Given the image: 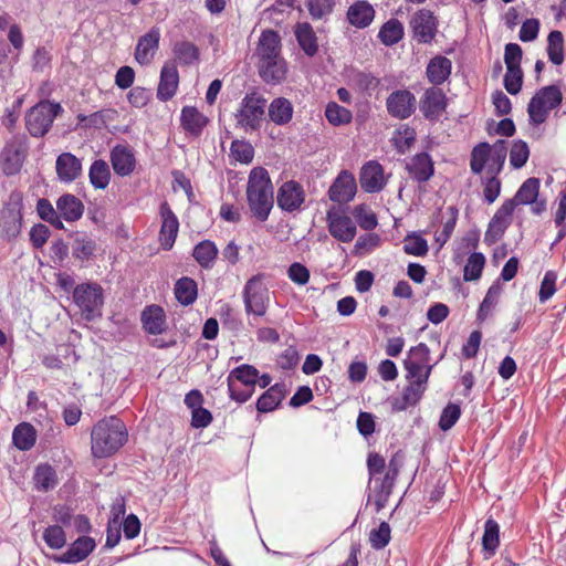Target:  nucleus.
Here are the masks:
<instances>
[{
	"label": "nucleus",
	"instance_id": "1",
	"mask_svg": "<svg viewBox=\"0 0 566 566\" xmlns=\"http://www.w3.org/2000/svg\"><path fill=\"white\" fill-rule=\"evenodd\" d=\"M128 433L123 420L115 416L99 420L92 429V454L107 458L116 453L127 441Z\"/></svg>",
	"mask_w": 566,
	"mask_h": 566
},
{
	"label": "nucleus",
	"instance_id": "2",
	"mask_svg": "<svg viewBox=\"0 0 566 566\" xmlns=\"http://www.w3.org/2000/svg\"><path fill=\"white\" fill-rule=\"evenodd\" d=\"M248 206L258 220L265 221L273 208V185L263 167L251 169L247 184Z\"/></svg>",
	"mask_w": 566,
	"mask_h": 566
},
{
	"label": "nucleus",
	"instance_id": "3",
	"mask_svg": "<svg viewBox=\"0 0 566 566\" xmlns=\"http://www.w3.org/2000/svg\"><path fill=\"white\" fill-rule=\"evenodd\" d=\"M506 151L504 140H499L493 145L488 143L476 145L471 153L470 167L472 172L481 174L485 169V175H499L505 163Z\"/></svg>",
	"mask_w": 566,
	"mask_h": 566
},
{
	"label": "nucleus",
	"instance_id": "4",
	"mask_svg": "<svg viewBox=\"0 0 566 566\" xmlns=\"http://www.w3.org/2000/svg\"><path fill=\"white\" fill-rule=\"evenodd\" d=\"M563 101V94L558 86L548 85L541 88L530 101L527 112L533 124H543L549 111L558 107Z\"/></svg>",
	"mask_w": 566,
	"mask_h": 566
},
{
	"label": "nucleus",
	"instance_id": "5",
	"mask_svg": "<svg viewBox=\"0 0 566 566\" xmlns=\"http://www.w3.org/2000/svg\"><path fill=\"white\" fill-rule=\"evenodd\" d=\"M265 103V98L259 93L247 94L235 113L238 126L245 132L259 129L263 120Z\"/></svg>",
	"mask_w": 566,
	"mask_h": 566
},
{
	"label": "nucleus",
	"instance_id": "6",
	"mask_svg": "<svg viewBox=\"0 0 566 566\" xmlns=\"http://www.w3.org/2000/svg\"><path fill=\"white\" fill-rule=\"evenodd\" d=\"M62 112L59 103L40 102L34 105L25 116V125L32 136L45 135L54 118Z\"/></svg>",
	"mask_w": 566,
	"mask_h": 566
},
{
	"label": "nucleus",
	"instance_id": "7",
	"mask_svg": "<svg viewBox=\"0 0 566 566\" xmlns=\"http://www.w3.org/2000/svg\"><path fill=\"white\" fill-rule=\"evenodd\" d=\"M73 300L87 321L101 316L104 298L103 289L99 284L83 283L77 285L73 292Z\"/></svg>",
	"mask_w": 566,
	"mask_h": 566
},
{
	"label": "nucleus",
	"instance_id": "8",
	"mask_svg": "<svg viewBox=\"0 0 566 566\" xmlns=\"http://www.w3.org/2000/svg\"><path fill=\"white\" fill-rule=\"evenodd\" d=\"M243 302L248 314L265 315L270 304V293L263 282V275H254L247 282L243 290Z\"/></svg>",
	"mask_w": 566,
	"mask_h": 566
},
{
	"label": "nucleus",
	"instance_id": "9",
	"mask_svg": "<svg viewBox=\"0 0 566 566\" xmlns=\"http://www.w3.org/2000/svg\"><path fill=\"white\" fill-rule=\"evenodd\" d=\"M22 197L12 193L0 214V233L6 239L15 238L22 227Z\"/></svg>",
	"mask_w": 566,
	"mask_h": 566
},
{
	"label": "nucleus",
	"instance_id": "10",
	"mask_svg": "<svg viewBox=\"0 0 566 566\" xmlns=\"http://www.w3.org/2000/svg\"><path fill=\"white\" fill-rule=\"evenodd\" d=\"M326 221L333 238L340 242H350L356 235V224L352 218L338 207L327 211Z\"/></svg>",
	"mask_w": 566,
	"mask_h": 566
},
{
	"label": "nucleus",
	"instance_id": "11",
	"mask_svg": "<svg viewBox=\"0 0 566 566\" xmlns=\"http://www.w3.org/2000/svg\"><path fill=\"white\" fill-rule=\"evenodd\" d=\"M514 209V200H506L496 210L484 234V242L486 244L491 245L502 238L505 230L511 224Z\"/></svg>",
	"mask_w": 566,
	"mask_h": 566
},
{
	"label": "nucleus",
	"instance_id": "12",
	"mask_svg": "<svg viewBox=\"0 0 566 566\" xmlns=\"http://www.w3.org/2000/svg\"><path fill=\"white\" fill-rule=\"evenodd\" d=\"M160 216V231H159V243L164 250H170L176 241L179 231V220L172 212L167 202H163L159 209Z\"/></svg>",
	"mask_w": 566,
	"mask_h": 566
},
{
	"label": "nucleus",
	"instance_id": "13",
	"mask_svg": "<svg viewBox=\"0 0 566 566\" xmlns=\"http://www.w3.org/2000/svg\"><path fill=\"white\" fill-rule=\"evenodd\" d=\"M386 107L392 117L406 119L416 109V97L408 90H398L387 97Z\"/></svg>",
	"mask_w": 566,
	"mask_h": 566
},
{
	"label": "nucleus",
	"instance_id": "14",
	"mask_svg": "<svg viewBox=\"0 0 566 566\" xmlns=\"http://www.w3.org/2000/svg\"><path fill=\"white\" fill-rule=\"evenodd\" d=\"M277 206L287 212L300 210L305 201L303 187L294 181H285L277 190Z\"/></svg>",
	"mask_w": 566,
	"mask_h": 566
},
{
	"label": "nucleus",
	"instance_id": "15",
	"mask_svg": "<svg viewBox=\"0 0 566 566\" xmlns=\"http://www.w3.org/2000/svg\"><path fill=\"white\" fill-rule=\"evenodd\" d=\"M359 182L361 189L368 193L381 191L387 184L382 166L375 160L366 163L360 169Z\"/></svg>",
	"mask_w": 566,
	"mask_h": 566
},
{
	"label": "nucleus",
	"instance_id": "16",
	"mask_svg": "<svg viewBox=\"0 0 566 566\" xmlns=\"http://www.w3.org/2000/svg\"><path fill=\"white\" fill-rule=\"evenodd\" d=\"M96 547L94 538L90 536H80L61 555H53L55 563L76 564L84 560Z\"/></svg>",
	"mask_w": 566,
	"mask_h": 566
},
{
	"label": "nucleus",
	"instance_id": "17",
	"mask_svg": "<svg viewBox=\"0 0 566 566\" xmlns=\"http://www.w3.org/2000/svg\"><path fill=\"white\" fill-rule=\"evenodd\" d=\"M413 36L418 42L429 43L436 34L437 22L432 12L421 9L416 12L410 21Z\"/></svg>",
	"mask_w": 566,
	"mask_h": 566
},
{
	"label": "nucleus",
	"instance_id": "18",
	"mask_svg": "<svg viewBox=\"0 0 566 566\" xmlns=\"http://www.w3.org/2000/svg\"><path fill=\"white\" fill-rule=\"evenodd\" d=\"M447 97L438 87L427 88L420 101V111L430 120L438 119L446 111Z\"/></svg>",
	"mask_w": 566,
	"mask_h": 566
},
{
	"label": "nucleus",
	"instance_id": "19",
	"mask_svg": "<svg viewBox=\"0 0 566 566\" xmlns=\"http://www.w3.org/2000/svg\"><path fill=\"white\" fill-rule=\"evenodd\" d=\"M356 180L349 171H342L328 190L332 201L343 203L350 201L356 193Z\"/></svg>",
	"mask_w": 566,
	"mask_h": 566
},
{
	"label": "nucleus",
	"instance_id": "20",
	"mask_svg": "<svg viewBox=\"0 0 566 566\" xmlns=\"http://www.w3.org/2000/svg\"><path fill=\"white\" fill-rule=\"evenodd\" d=\"M179 85V73L176 63L166 62L160 72L159 84L157 87L158 99L166 102L174 97Z\"/></svg>",
	"mask_w": 566,
	"mask_h": 566
},
{
	"label": "nucleus",
	"instance_id": "21",
	"mask_svg": "<svg viewBox=\"0 0 566 566\" xmlns=\"http://www.w3.org/2000/svg\"><path fill=\"white\" fill-rule=\"evenodd\" d=\"M159 40L160 30L156 27L151 28L138 40L135 50V60L142 65L149 64L159 48Z\"/></svg>",
	"mask_w": 566,
	"mask_h": 566
},
{
	"label": "nucleus",
	"instance_id": "22",
	"mask_svg": "<svg viewBox=\"0 0 566 566\" xmlns=\"http://www.w3.org/2000/svg\"><path fill=\"white\" fill-rule=\"evenodd\" d=\"M111 163L116 175L126 177L133 174L136 167V158L132 148L116 145L111 150Z\"/></svg>",
	"mask_w": 566,
	"mask_h": 566
},
{
	"label": "nucleus",
	"instance_id": "23",
	"mask_svg": "<svg viewBox=\"0 0 566 566\" xmlns=\"http://www.w3.org/2000/svg\"><path fill=\"white\" fill-rule=\"evenodd\" d=\"M55 170L60 181L70 184L82 175V163L73 154L63 153L56 158Z\"/></svg>",
	"mask_w": 566,
	"mask_h": 566
},
{
	"label": "nucleus",
	"instance_id": "24",
	"mask_svg": "<svg viewBox=\"0 0 566 566\" xmlns=\"http://www.w3.org/2000/svg\"><path fill=\"white\" fill-rule=\"evenodd\" d=\"M405 369L407 370L406 378L411 381H420L427 384L431 374L432 365L430 364L429 356H407L403 360Z\"/></svg>",
	"mask_w": 566,
	"mask_h": 566
},
{
	"label": "nucleus",
	"instance_id": "25",
	"mask_svg": "<svg viewBox=\"0 0 566 566\" xmlns=\"http://www.w3.org/2000/svg\"><path fill=\"white\" fill-rule=\"evenodd\" d=\"M142 324L146 333L160 335L167 329L165 311L158 305H149L142 312Z\"/></svg>",
	"mask_w": 566,
	"mask_h": 566
},
{
	"label": "nucleus",
	"instance_id": "26",
	"mask_svg": "<svg viewBox=\"0 0 566 566\" xmlns=\"http://www.w3.org/2000/svg\"><path fill=\"white\" fill-rule=\"evenodd\" d=\"M259 72L262 80L270 84H280L285 81L287 75V65L281 57L260 61Z\"/></svg>",
	"mask_w": 566,
	"mask_h": 566
},
{
	"label": "nucleus",
	"instance_id": "27",
	"mask_svg": "<svg viewBox=\"0 0 566 566\" xmlns=\"http://www.w3.org/2000/svg\"><path fill=\"white\" fill-rule=\"evenodd\" d=\"M287 395V388L283 382H276L269 387L258 399L256 410L266 413L275 410Z\"/></svg>",
	"mask_w": 566,
	"mask_h": 566
},
{
	"label": "nucleus",
	"instance_id": "28",
	"mask_svg": "<svg viewBox=\"0 0 566 566\" xmlns=\"http://www.w3.org/2000/svg\"><path fill=\"white\" fill-rule=\"evenodd\" d=\"M209 118L193 106H185L180 114L182 128L191 136H199L208 125Z\"/></svg>",
	"mask_w": 566,
	"mask_h": 566
},
{
	"label": "nucleus",
	"instance_id": "29",
	"mask_svg": "<svg viewBox=\"0 0 566 566\" xmlns=\"http://www.w3.org/2000/svg\"><path fill=\"white\" fill-rule=\"evenodd\" d=\"M23 158L24 156L21 143L18 140L9 142L1 153L2 169L4 174H17L22 166Z\"/></svg>",
	"mask_w": 566,
	"mask_h": 566
},
{
	"label": "nucleus",
	"instance_id": "30",
	"mask_svg": "<svg viewBox=\"0 0 566 566\" xmlns=\"http://www.w3.org/2000/svg\"><path fill=\"white\" fill-rule=\"evenodd\" d=\"M375 18V10L364 0L354 2L347 10L348 22L358 29L368 27Z\"/></svg>",
	"mask_w": 566,
	"mask_h": 566
},
{
	"label": "nucleus",
	"instance_id": "31",
	"mask_svg": "<svg viewBox=\"0 0 566 566\" xmlns=\"http://www.w3.org/2000/svg\"><path fill=\"white\" fill-rule=\"evenodd\" d=\"M256 53L260 61L281 57L280 35L273 30L263 31L259 40Z\"/></svg>",
	"mask_w": 566,
	"mask_h": 566
},
{
	"label": "nucleus",
	"instance_id": "32",
	"mask_svg": "<svg viewBox=\"0 0 566 566\" xmlns=\"http://www.w3.org/2000/svg\"><path fill=\"white\" fill-rule=\"evenodd\" d=\"M410 176L418 181H427L433 175V163L426 153L415 155L406 165Z\"/></svg>",
	"mask_w": 566,
	"mask_h": 566
},
{
	"label": "nucleus",
	"instance_id": "33",
	"mask_svg": "<svg viewBox=\"0 0 566 566\" xmlns=\"http://www.w3.org/2000/svg\"><path fill=\"white\" fill-rule=\"evenodd\" d=\"M56 209L64 220L72 222L83 216L84 206L78 198L67 193L59 198Z\"/></svg>",
	"mask_w": 566,
	"mask_h": 566
},
{
	"label": "nucleus",
	"instance_id": "34",
	"mask_svg": "<svg viewBox=\"0 0 566 566\" xmlns=\"http://www.w3.org/2000/svg\"><path fill=\"white\" fill-rule=\"evenodd\" d=\"M427 388V384H421L420 381H411L402 392L401 398H397L392 402V409L395 411L406 410L409 406H415L421 399L424 390Z\"/></svg>",
	"mask_w": 566,
	"mask_h": 566
},
{
	"label": "nucleus",
	"instance_id": "35",
	"mask_svg": "<svg viewBox=\"0 0 566 566\" xmlns=\"http://www.w3.org/2000/svg\"><path fill=\"white\" fill-rule=\"evenodd\" d=\"M36 441V430L29 422H21L13 429L12 443L20 451L32 449Z\"/></svg>",
	"mask_w": 566,
	"mask_h": 566
},
{
	"label": "nucleus",
	"instance_id": "36",
	"mask_svg": "<svg viewBox=\"0 0 566 566\" xmlns=\"http://www.w3.org/2000/svg\"><path fill=\"white\" fill-rule=\"evenodd\" d=\"M452 63L446 56H436L430 60L427 66V76L434 85L442 84L451 74Z\"/></svg>",
	"mask_w": 566,
	"mask_h": 566
},
{
	"label": "nucleus",
	"instance_id": "37",
	"mask_svg": "<svg viewBox=\"0 0 566 566\" xmlns=\"http://www.w3.org/2000/svg\"><path fill=\"white\" fill-rule=\"evenodd\" d=\"M270 119L276 125H285L293 117L292 103L285 97L274 98L268 108Z\"/></svg>",
	"mask_w": 566,
	"mask_h": 566
},
{
	"label": "nucleus",
	"instance_id": "38",
	"mask_svg": "<svg viewBox=\"0 0 566 566\" xmlns=\"http://www.w3.org/2000/svg\"><path fill=\"white\" fill-rule=\"evenodd\" d=\"M33 480L36 490L48 492L57 484L56 471L49 463H41L35 468Z\"/></svg>",
	"mask_w": 566,
	"mask_h": 566
},
{
	"label": "nucleus",
	"instance_id": "39",
	"mask_svg": "<svg viewBox=\"0 0 566 566\" xmlns=\"http://www.w3.org/2000/svg\"><path fill=\"white\" fill-rule=\"evenodd\" d=\"M458 219V211L454 207H448L444 212L441 213L442 229L437 231L434 240L442 248L450 239Z\"/></svg>",
	"mask_w": 566,
	"mask_h": 566
},
{
	"label": "nucleus",
	"instance_id": "40",
	"mask_svg": "<svg viewBox=\"0 0 566 566\" xmlns=\"http://www.w3.org/2000/svg\"><path fill=\"white\" fill-rule=\"evenodd\" d=\"M198 295L197 283L190 277H181L175 284V296L182 305L192 304Z\"/></svg>",
	"mask_w": 566,
	"mask_h": 566
},
{
	"label": "nucleus",
	"instance_id": "41",
	"mask_svg": "<svg viewBox=\"0 0 566 566\" xmlns=\"http://www.w3.org/2000/svg\"><path fill=\"white\" fill-rule=\"evenodd\" d=\"M90 182L95 189H105L109 185L111 171L107 163L102 159L95 160L88 171Z\"/></svg>",
	"mask_w": 566,
	"mask_h": 566
},
{
	"label": "nucleus",
	"instance_id": "42",
	"mask_svg": "<svg viewBox=\"0 0 566 566\" xmlns=\"http://www.w3.org/2000/svg\"><path fill=\"white\" fill-rule=\"evenodd\" d=\"M295 35L300 46L307 55L312 56L316 53V36L308 23H298L295 28Z\"/></svg>",
	"mask_w": 566,
	"mask_h": 566
},
{
	"label": "nucleus",
	"instance_id": "43",
	"mask_svg": "<svg viewBox=\"0 0 566 566\" xmlns=\"http://www.w3.org/2000/svg\"><path fill=\"white\" fill-rule=\"evenodd\" d=\"M500 545V526L492 517L488 518L484 524V533L482 536V546L484 552L490 556L495 554Z\"/></svg>",
	"mask_w": 566,
	"mask_h": 566
},
{
	"label": "nucleus",
	"instance_id": "44",
	"mask_svg": "<svg viewBox=\"0 0 566 566\" xmlns=\"http://www.w3.org/2000/svg\"><path fill=\"white\" fill-rule=\"evenodd\" d=\"M218 255V249L212 241L205 240L193 249L195 260L205 269L212 268Z\"/></svg>",
	"mask_w": 566,
	"mask_h": 566
},
{
	"label": "nucleus",
	"instance_id": "45",
	"mask_svg": "<svg viewBox=\"0 0 566 566\" xmlns=\"http://www.w3.org/2000/svg\"><path fill=\"white\" fill-rule=\"evenodd\" d=\"M403 461L405 455L402 451H397L389 460L387 472L382 480L380 481L379 488L390 490L392 492V488L398 478L399 471L403 465Z\"/></svg>",
	"mask_w": 566,
	"mask_h": 566
},
{
	"label": "nucleus",
	"instance_id": "46",
	"mask_svg": "<svg viewBox=\"0 0 566 566\" xmlns=\"http://www.w3.org/2000/svg\"><path fill=\"white\" fill-rule=\"evenodd\" d=\"M378 36L385 45H394L403 36V27L397 19H390L379 30Z\"/></svg>",
	"mask_w": 566,
	"mask_h": 566
},
{
	"label": "nucleus",
	"instance_id": "47",
	"mask_svg": "<svg viewBox=\"0 0 566 566\" xmlns=\"http://www.w3.org/2000/svg\"><path fill=\"white\" fill-rule=\"evenodd\" d=\"M547 54L553 64L560 65L564 61V36L560 31L554 30L547 38Z\"/></svg>",
	"mask_w": 566,
	"mask_h": 566
},
{
	"label": "nucleus",
	"instance_id": "48",
	"mask_svg": "<svg viewBox=\"0 0 566 566\" xmlns=\"http://www.w3.org/2000/svg\"><path fill=\"white\" fill-rule=\"evenodd\" d=\"M174 54L176 60L184 65H190L199 60L198 48L188 41L177 42L174 45Z\"/></svg>",
	"mask_w": 566,
	"mask_h": 566
},
{
	"label": "nucleus",
	"instance_id": "49",
	"mask_svg": "<svg viewBox=\"0 0 566 566\" xmlns=\"http://www.w3.org/2000/svg\"><path fill=\"white\" fill-rule=\"evenodd\" d=\"M539 182L536 178H530L522 184L515 197L512 199L516 205H530L538 196Z\"/></svg>",
	"mask_w": 566,
	"mask_h": 566
},
{
	"label": "nucleus",
	"instance_id": "50",
	"mask_svg": "<svg viewBox=\"0 0 566 566\" xmlns=\"http://www.w3.org/2000/svg\"><path fill=\"white\" fill-rule=\"evenodd\" d=\"M325 116L328 123L333 126L349 124L353 118V114L349 109L338 105L335 102H329L326 105Z\"/></svg>",
	"mask_w": 566,
	"mask_h": 566
},
{
	"label": "nucleus",
	"instance_id": "51",
	"mask_svg": "<svg viewBox=\"0 0 566 566\" xmlns=\"http://www.w3.org/2000/svg\"><path fill=\"white\" fill-rule=\"evenodd\" d=\"M485 265V256L480 252L472 253L464 265V281H475L480 279Z\"/></svg>",
	"mask_w": 566,
	"mask_h": 566
},
{
	"label": "nucleus",
	"instance_id": "52",
	"mask_svg": "<svg viewBox=\"0 0 566 566\" xmlns=\"http://www.w3.org/2000/svg\"><path fill=\"white\" fill-rule=\"evenodd\" d=\"M258 375L259 371L255 367L248 364H243L234 368L230 373L228 379H231V381L238 380L243 386L254 387L258 381Z\"/></svg>",
	"mask_w": 566,
	"mask_h": 566
},
{
	"label": "nucleus",
	"instance_id": "53",
	"mask_svg": "<svg viewBox=\"0 0 566 566\" xmlns=\"http://www.w3.org/2000/svg\"><path fill=\"white\" fill-rule=\"evenodd\" d=\"M95 251H96V243L93 239H91L86 235H81L75 239L74 245H73L74 258H76L81 261H85V260H88L90 258H92L94 255Z\"/></svg>",
	"mask_w": 566,
	"mask_h": 566
},
{
	"label": "nucleus",
	"instance_id": "54",
	"mask_svg": "<svg viewBox=\"0 0 566 566\" xmlns=\"http://www.w3.org/2000/svg\"><path fill=\"white\" fill-rule=\"evenodd\" d=\"M403 250L407 254L423 256L428 252V243L420 234H408L403 240Z\"/></svg>",
	"mask_w": 566,
	"mask_h": 566
},
{
	"label": "nucleus",
	"instance_id": "55",
	"mask_svg": "<svg viewBox=\"0 0 566 566\" xmlns=\"http://www.w3.org/2000/svg\"><path fill=\"white\" fill-rule=\"evenodd\" d=\"M230 156L242 164H250L253 160L254 149L244 140H233L230 147Z\"/></svg>",
	"mask_w": 566,
	"mask_h": 566
},
{
	"label": "nucleus",
	"instance_id": "56",
	"mask_svg": "<svg viewBox=\"0 0 566 566\" xmlns=\"http://www.w3.org/2000/svg\"><path fill=\"white\" fill-rule=\"evenodd\" d=\"M390 526L387 522H381L378 528L371 530L369 534V542L374 549H382L390 542Z\"/></svg>",
	"mask_w": 566,
	"mask_h": 566
},
{
	"label": "nucleus",
	"instance_id": "57",
	"mask_svg": "<svg viewBox=\"0 0 566 566\" xmlns=\"http://www.w3.org/2000/svg\"><path fill=\"white\" fill-rule=\"evenodd\" d=\"M416 139V132L408 127L397 129L392 136V144L401 154L406 153Z\"/></svg>",
	"mask_w": 566,
	"mask_h": 566
},
{
	"label": "nucleus",
	"instance_id": "58",
	"mask_svg": "<svg viewBox=\"0 0 566 566\" xmlns=\"http://www.w3.org/2000/svg\"><path fill=\"white\" fill-rule=\"evenodd\" d=\"M461 408L458 403L449 402L442 410L439 419V428L442 431L450 430L459 420Z\"/></svg>",
	"mask_w": 566,
	"mask_h": 566
},
{
	"label": "nucleus",
	"instance_id": "59",
	"mask_svg": "<svg viewBox=\"0 0 566 566\" xmlns=\"http://www.w3.org/2000/svg\"><path fill=\"white\" fill-rule=\"evenodd\" d=\"M43 539L54 549H60L66 544L65 532L60 525H50L43 532Z\"/></svg>",
	"mask_w": 566,
	"mask_h": 566
},
{
	"label": "nucleus",
	"instance_id": "60",
	"mask_svg": "<svg viewBox=\"0 0 566 566\" xmlns=\"http://www.w3.org/2000/svg\"><path fill=\"white\" fill-rule=\"evenodd\" d=\"M483 186V197L488 203H493L501 192V181L497 178V175H485L482 178Z\"/></svg>",
	"mask_w": 566,
	"mask_h": 566
},
{
	"label": "nucleus",
	"instance_id": "61",
	"mask_svg": "<svg viewBox=\"0 0 566 566\" xmlns=\"http://www.w3.org/2000/svg\"><path fill=\"white\" fill-rule=\"evenodd\" d=\"M501 289L499 286L492 285L488 292L485 297L483 298L480 308H479V318L485 319L496 306L499 297H500Z\"/></svg>",
	"mask_w": 566,
	"mask_h": 566
},
{
	"label": "nucleus",
	"instance_id": "62",
	"mask_svg": "<svg viewBox=\"0 0 566 566\" xmlns=\"http://www.w3.org/2000/svg\"><path fill=\"white\" fill-rule=\"evenodd\" d=\"M530 157V149L526 143L517 140L513 144L510 153V164L514 168L523 167Z\"/></svg>",
	"mask_w": 566,
	"mask_h": 566
},
{
	"label": "nucleus",
	"instance_id": "63",
	"mask_svg": "<svg viewBox=\"0 0 566 566\" xmlns=\"http://www.w3.org/2000/svg\"><path fill=\"white\" fill-rule=\"evenodd\" d=\"M523 82V72L521 67H506L504 76V86L510 94H517L521 91Z\"/></svg>",
	"mask_w": 566,
	"mask_h": 566
},
{
	"label": "nucleus",
	"instance_id": "64",
	"mask_svg": "<svg viewBox=\"0 0 566 566\" xmlns=\"http://www.w3.org/2000/svg\"><path fill=\"white\" fill-rule=\"evenodd\" d=\"M354 217L360 228L371 230L377 226V218L375 213L365 206H358L354 210Z\"/></svg>",
	"mask_w": 566,
	"mask_h": 566
}]
</instances>
